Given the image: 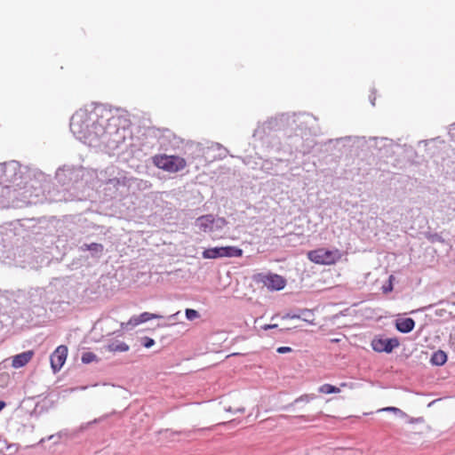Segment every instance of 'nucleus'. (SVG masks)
Here are the masks:
<instances>
[{"instance_id":"39","label":"nucleus","mask_w":455,"mask_h":455,"mask_svg":"<svg viewBox=\"0 0 455 455\" xmlns=\"http://www.w3.org/2000/svg\"><path fill=\"white\" fill-rule=\"evenodd\" d=\"M100 420H101V419H100H100H94V420H92V421H90V422H88V423H86V424H84V425H82V426L80 427V428H79V430H78V431H79V432L84 431V429H86L90 425L94 424V423H97V422H99V421H100Z\"/></svg>"},{"instance_id":"8","label":"nucleus","mask_w":455,"mask_h":455,"mask_svg":"<svg viewBox=\"0 0 455 455\" xmlns=\"http://www.w3.org/2000/svg\"><path fill=\"white\" fill-rule=\"evenodd\" d=\"M366 138L359 136H345L330 139L325 145L333 147L339 155L358 156L359 149L365 147Z\"/></svg>"},{"instance_id":"48","label":"nucleus","mask_w":455,"mask_h":455,"mask_svg":"<svg viewBox=\"0 0 455 455\" xmlns=\"http://www.w3.org/2000/svg\"><path fill=\"white\" fill-rule=\"evenodd\" d=\"M44 441H45V438H42L40 442L44 443Z\"/></svg>"},{"instance_id":"26","label":"nucleus","mask_w":455,"mask_h":455,"mask_svg":"<svg viewBox=\"0 0 455 455\" xmlns=\"http://www.w3.org/2000/svg\"><path fill=\"white\" fill-rule=\"evenodd\" d=\"M316 398V395L315 394H306L302 395L299 397L296 398L292 403L286 406L287 409L292 407L294 404H297L299 403H309L310 401Z\"/></svg>"},{"instance_id":"43","label":"nucleus","mask_w":455,"mask_h":455,"mask_svg":"<svg viewBox=\"0 0 455 455\" xmlns=\"http://www.w3.org/2000/svg\"><path fill=\"white\" fill-rule=\"evenodd\" d=\"M47 440H53V443H58L60 439H58V434H55V435H49L47 438Z\"/></svg>"},{"instance_id":"25","label":"nucleus","mask_w":455,"mask_h":455,"mask_svg":"<svg viewBox=\"0 0 455 455\" xmlns=\"http://www.w3.org/2000/svg\"><path fill=\"white\" fill-rule=\"evenodd\" d=\"M318 392L322 393V394H326V395L338 394L340 392V389H339V387H338L336 386L325 383L319 387Z\"/></svg>"},{"instance_id":"30","label":"nucleus","mask_w":455,"mask_h":455,"mask_svg":"<svg viewBox=\"0 0 455 455\" xmlns=\"http://www.w3.org/2000/svg\"><path fill=\"white\" fill-rule=\"evenodd\" d=\"M81 361L84 364H89L94 361H98L97 355L92 352H84L82 354Z\"/></svg>"},{"instance_id":"4","label":"nucleus","mask_w":455,"mask_h":455,"mask_svg":"<svg viewBox=\"0 0 455 455\" xmlns=\"http://www.w3.org/2000/svg\"><path fill=\"white\" fill-rule=\"evenodd\" d=\"M58 291L57 283H51L45 288H32L25 292V299L21 300L24 306L21 315L27 319L28 323L38 325L44 322L48 304L68 303V297L63 291Z\"/></svg>"},{"instance_id":"38","label":"nucleus","mask_w":455,"mask_h":455,"mask_svg":"<svg viewBox=\"0 0 455 455\" xmlns=\"http://www.w3.org/2000/svg\"><path fill=\"white\" fill-rule=\"evenodd\" d=\"M300 317H302L301 315L287 313L283 316V319H299Z\"/></svg>"},{"instance_id":"40","label":"nucleus","mask_w":455,"mask_h":455,"mask_svg":"<svg viewBox=\"0 0 455 455\" xmlns=\"http://www.w3.org/2000/svg\"><path fill=\"white\" fill-rule=\"evenodd\" d=\"M228 411H232V412H240V413H243L245 411V408L244 407H237L235 408V410H233L231 407H229L228 409H227Z\"/></svg>"},{"instance_id":"6","label":"nucleus","mask_w":455,"mask_h":455,"mask_svg":"<svg viewBox=\"0 0 455 455\" xmlns=\"http://www.w3.org/2000/svg\"><path fill=\"white\" fill-rule=\"evenodd\" d=\"M101 190L103 199L110 201L120 199L129 194L130 188L137 179L115 165L107 167L100 172Z\"/></svg>"},{"instance_id":"22","label":"nucleus","mask_w":455,"mask_h":455,"mask_svg":"<svg viewBox=\"0 0 455 455\" xmlns=\"http://www.w3.org/2000/svg\"><path fill=\"white\" fill-rule=\"evenodd\" d=\"M80 250L83 251H89L92 257H100L104 250V246L99 243H83L80 245Z\"/></svg>"},{"instance_id":"17","label":"nucleus","mask_w":455,"mask_h":455,"mask_svg":"<svg viewBox=\"0 0 455 455\" xmlns=\"http://www.w3.org/2000/svg\"><path fill=\"white\" fill-rule=\"evenodd\" d=\"M163 316L158 314L149 313V312H143L140 315H132L128 322L121 323V328L124 331H132L136 326L140 325V323H146L148 321L153 320V319H159Z\"/></svg>"},{"instance_id":"33","label":"nucleus","mask_w":455,"mask_h":455,"mask_svg":"<svg viewBox=\"0 0 455 455\" xmlns=\"http://www.w3.org/2000/svg\"><path fill=\"white\" fill-rule=\"evenodd\" d=\"M381 411H391V412H395V414H398L401 416H406V414L402 410H400L399 408H396V407H393V406L386 407V408L382 409Z\"/></svg>"},{"instance_id":"23","label":"nucleus","mask_w":455,"mask_h":455,"mask_svg":"<svg viewBox=\"0 0 455 455\" xmlns=\"http://www.w3.org/2000/svg\"><path fill=\"white\" fill-rule=\"evenodd\" d=\"M447 360V354L443 350L438 349L432 354L430 363L435 366H443L446 363Z\"/></svg>"},{"instance_id":"16","label":"nucleus","mask_w":455,"mask_h":455,"mask_svg":"<svg viewBox=\"0 0 455 455\" xmlns=\"http://www.w3.org/2000/svg\"><path fill=\"white\" fill-rule=\"evenodd\" d=\"M400 345L397 338L375 337L371 342V348L378 353L390 354Z\"/></svg>"},{"instance_id":"42","label":"nucleus","mask_w":455,"mask_h":455,"mask_svg":"<svg viewBox=\"0 0 455 455\" xmlns=\"http://www.w3.org/2000/svg\"><path fill=\"white\" fill-rule=\"evenodd\" d=\"M261 328L265 331H267V330H271V329H277L278 325L275 323V324H265Z\"/></svg>"},{"instance_id":"47","label":"nucleus","mask_w":455,"mask_h":455,"mask_svg":"<svg viewBox=\"0 0 455 455\" xmlns=\"http://www.w3.org/2000/svg\"><path fill=\"white\" fill-rule=\"evenodd\" d=\"M394 280H395V276H394L393 275H390L388 276L387 283H393Z\"/></svg>"},{"instance_id":"35","label":"nucleus","mask_w":455,"mask_h":455,"mask_svg":"<svg viewBox=\"0 0 455 455\" xmlns=\"http://www.w3.org/2000/svg\"><path fill=\"white\" fill-rule=\"evenodd\" d=\"M296 418L300 419L306 422H311V421H315L317 419L316 416H308V415H299V416H297Z\"/></svg>"},{"instance_id":"24","label":"nucleus","mask_w":455,"mask_h":455,"mask_svg":"<svg viewBox=\"0 0 455 455\" xmlns=\"http://www.w3.org/2000/svg\"><path fill=\"white\" fill-rule=\"evenodd\" d=\"M107 351L109 352H127L130 347L123 341L111 340L108 345L105 346Z\"/></svg>"},{"instance_id":"19","label":"nucleus","mask_w":455,"mask_h":455,"mask_svg":"<svg viewBox=\"0 0 455 455\" xmlns=\"http://www.w3.org/2000/svg\"><path fill=\"white\" fill-rule=\"evenodd\" d=\"M194 225L201 232L213 233V214H204L196 219Z\"/></svg>"},{"instance_id":"3","label":"nucleus","mask_w":455,"mask_h":455,"mask_svg":"<svg viewBox=\"0 0 455 455\" xmlns=\"http://www.w3.org/2000/svg\"><path fill=\"white\" fill-rule=\"evenodd\" d=\"M49 175L32 165H24L16 160L0 163V207L14 206L27 198L36 185L49 180Z\"/></svg>"},{"instance_id":"7","label":"nucleus","mask_w":455,"mask_h":455,"mask_svg":"<svg viewBox=\"0 0 455 455\" xmlns=\"http://www.w3.org/2000/svg\"><path fill=\"white\" fill-rule=\"evenodd\" d=\"M19 227L27 234L26 236L36 243L44 238H52L54 231L52 222L45 217L25 218L17 220Z\"/></svg>"},{"instance_id":"9","label":"nucleus","mask_w":455,"mask_h":455,"mask_svg":"<svg viewBox=\"0 0 455 455\" xmlns=\"http://www.w3.org/2000/svg\"><path fill=\"white\" fill-rule=\"evenodd\" d=\"M148 138L156 139L159 149L169 150L179 147L180 139L169 129L148 127L146 131Z\"/></svg>"},{"instance_id":"32","label":"nucleus","mask_w":455,"mask_h":455,"mask_svg":"<svg viewBox=\"0 0 455 455\" xmlns=\"http://www.w3.org/2000/svg\"><path fill=\"white\" fill-rule=\"evenodd\" d=\"M155 339L150 337L144 336L140 338V344L146 348L152 347L155 345Z\"/></svg>"},{"instance_id":"15","label":"nucleus","mask_w":455,"mask_h":455,"mask_svg":"<svg viewBox=\"0 0 455 455\" xmlns=\"http://www.w3.org/2000/svg\"><path fill=\"white\" fill-rule=\"evenodd\" d=\"M25 299V291H9L0 292V307L5 309L16 310L21 306L22 299Z\"/></svg>"},{"instance_id":"37","label":"nucleus","mask_w":455,"mask_h":455,"mask_svg":"<svg viewBox=\"0 0 455 455\" xmlns=\"http://www.w3.org/2000/svg\"><path fill=\"white\" fill-rule=\"evenodd\" d=\"M292 349L290 347H279L276 348L278 354H286L291 352Z\"/></svg>"},{"instance_id":"29","label":"nucleus","mask_w":455,"mask_h":455,"mask_svg":"<svg viewBox=\"0 0 455 455\" xmlns=\"http://www.w3.org/2000/svg\"><path fill=\"white\" fill-rule=\"evenodd\" d=\"M299 315H302V317H300L299 319H302L303 321H305L307 323H313L314 314H313L312 310L307 309V308H303V309H299Z\"/></svg>"},{"instance_id":"27","label":"nucleus","mask_w":455,"mask_h":455,"mask_svg":"<svg viewBox=\"0 0 455 455\" xmlns=\"http://www.w3.org/2000/svg\"><path fill=\"white\" fill-rule=\"evenodd\" d=\"M228 220L223 217H215L213 215V232L220 231L228 225Z\"/></svg>"},{"instance_id":"36","label":"nucleus","mask_w":455,"mask_h":455,"mask_svg":"<svg viewBox=\"0 0 455 455\" xmlns=\"http://www.w3.org/2000/svg\"><path fill=\"white\" fill-rule=\"evenodd\" d=\"M7 448L8 446L6 441L0 439V455H5V451Z\"/></svg>"},{"instance_id":"21","label":"nucleus","mask_w":455,"mask_h":455,"mask_svg":"<svg viewBox=\"0 0 455 455\" xmlns=\"http://www.w3.org/2000/svg\"><path fill=\"white\" fill-rule=\"evenodd\" d=\"M33 355V350H27L22 353L17 354L12 357V366L15 369L21 368L25 366L32 359Z\"/></svg>"},{"instance_id":"13","label":"nucleus","mask_w":455,"mask_h":455,"mask_svg":"<svg viewBox=\"0 0 455 455\" xmlns=\"http://www.w3.org/2000/svg\"><path fill=\"white\" fill-rule=\"evenodd\" d=\"M243 250L236 246H216L204 249L202 257L205 259H215L220 258H239L243 256Z\"/></svg>"},{"instance_id":"5","label":"nucleus","mask_w":455,"mask_h":455,"mask_svg":"<svg viewBox=\"0 0 455 455\" xmlns=\"http://www.w3.org/2000/svg\"><path fill=\"white\" fill-rule=\"evenodd\" d=\"M85 171L82 166L63 165L55 172L57 182L63 187V195L58 200L82 201L86 196L84 189L86 181L84 180Z\"/></svg>"},{"instance_id":"31","label":"nucleus","mask_w":455,"mask_h":455,"mask_svg":"<svg viewBox=\"0 0 455 455\" xmlns=\"http://www.w3.org/2000/svg\"><path fill=\"white\" fill-rule=\"evenodd\" d=\"M185 315L188 321H193L200 317L199 312L193 308H187L185 310Z\"/></svg>"},{"instance_id":"45","label":"nucleus","mask_w":455,"mask_h":455,"mask_svg":"<svg viewBox=\"0 0 455 455\" xmlns=\"http://www.w3.org/2000/svg\"><path fill=\"white\" fill-rule=\"evenodd\" d=\"M180 315V312H177L175 314H172L169 316V319L171 320H177L178 319V315Z\"/></svg>"},{"instance_id":"12","label":"nucleus","mask_w":455,"mask_h":455,"mask_svg":"<svg viewBox=\"0 0 455 455\" xmlns=\"http://www.w3.org/2000/svg\"><path fill=\"white\" fill-rule=\"evenodd\" d=\"M152 163L157 168L169 172H177L186 166L185 159L174 155H156L152 156Z\"/></svg>"},{"instance_id":"18","label":"nucleus","mask_w":455,"mask_h":455,"mask_svg":"<svg viewBox=\"0 0 455 455\" xmlns=\"http://www.w3.org/2000/svg\"><path fill=\"white\" fill-rule=\"evenodd\" d=\"M68 356V347L60 345L52 353L50 356L51 367L54 373L58 372L64 365Z\"/></svg>"},{"instance_id":"34","label":"nucleus","mask_w":455,"mask_h":455,"mask_svg":"<svg viewBox=\"0 0 455 455\" xmlns=\"http://www.w3.org/2000/svg\"><path fill=\"white\" fill-rule=\"evenodd\" d=\"M381 290L382 292L385 294L389 293L394 290V283L387 282L385 284L382 285Z\"/></svg>"},{"instance_id":"1","label":"nucleus","mask_w":455,"mask_h":455,"mask_svg":"<svg viewBox=\"0 0 455 455\" xmlns=\"http://www.w3.org/2000/svg\"><path fill=\"white\" fill-rule=\"evenodd\" d=\"M91 108L79 109L70 118V131L77 140L109 150L124 151L132 146L131 121L126 110L108 108L103 104H92Z\"/></svg>"},{"instance_id":"14","label":"nucleus","mask_w":455,"mask_h":455,"mask_svg":"<svg viewBox=\"0 0 455 455\" xmlns=\"http://www.w3.org/2000/svg\"><path fill=\"white\" fill-rule=\"evenodd\" d=\"M340 257L338 250L331 251L325 248H318L309 251L307 258L310 261L320 265H331L335 263Z\"/></svg>"},{"instance_id":"2","label":"nucleus","mask_w":455,"mask_h":455,"mask_svg":"<svg viewBox=\"0 0 455 455\" xmlns=\"http://www.w3.org/2000/svg\"><path fill=\"white\" fill-rule=\"evenodd\" d=\"M322 134L318 118L307 112H282L258 122L253 138L267 148L309 154Z\"/></svg>"},{"instance_id":"20","label":"nucleus","mask_w":455,"mask_h":455,"mask_svg":"<svg viewBox=\"0 0 455 455\" xmlns=\"http://www.w3.org/2000/svg\"><path fill=\"white\" fill-rule=\"evenodd\" d=\"M415 321L411 317L398 318L395 322V329L403 334L410 333L415 328Z\"/></svg>"},{"instance_id":"44","label":"nucleus","mask_w":455,"mask_h":455,"mask_svg":"<svg viewBox=\"0 0 455 455\" xmlns=\"http://www.w3.org/2000/svg\"><path fill=\"white\" fill-rule=\"evenodd\" d=\"M58 434V439H60L61 437L63 436H68V430H61L60 432L57 433Z\"/></svg>"},{"instance_id":"10","label":"nucleus","mask_w":455,"mask_h":455,"mask_svg":"<svg viewBox=\"0 0 455 455\" xmlns=\"http://www.w3.org/2000/svg\"><path fill=\"white\" fill-rule=\"evenodd\" d=\"M393 140L387 137H370L366 139L365 147L374 148L376 152H371L379 158H387L393 156L395 153V148L398 147Z\"/></svg>"},{"instance_id":"41","label":"nucleus","mask_w":455,"mask_h":455,"mask_svg":"<svg viewBox=\"0 0 455 455\" xmlns=\"http://www.w3.org/2000/svg\"><path fill=\"white\" fill-rule=\"evenodd\" d=\"M44 410V405L38 403L36 404L34 412L37 413V411H38L39 413H41Z\"/></svg>"},{"instance_id":"46","label":"nucleus","mask_w":455,"mask_h":455,"mask_svg":"<svg viewBox=\"0 0 455 455\" xmlns=\"http://www.w3.org/2000/svg\"><path fill=\"white\" fill-rule=\"evenodd\" d=\"M369 100H370L371 104L372 106H374V105H375L376 98L371 94V95L369 96Z\"/></svg>"},{"instance_id":"28","label":"nucleus","mask_w":455,"mask_h":455,"mask_svg":"<svg viewBox=\"0 0 455 455\" xmlns=\"http://www.w3.org/2000/svg\"><path fill=\"white\" fill-rule=\"evenodd\" d=\"M425 236L432 243H445V239L438 233L428 232V233H426Z\"/></svg>"},{"instance_id":"11","label":"nucleus","mask_w":455,"mask_h":455,"mask_svg":"<svg viewBox=\"0 0 455 455\" xmlns=\"http://www.w3.org/2000/svg\"><path fill=\"white\" fill-rule=\"evenodd\" d=\"M252 281L257 284H262L271 291H278L286 286V279L272 272H260L256 273L251 276Z\"/></svg>"},{"instance_id":"49","label":"nucleus","mask_w":455,"mask_h":455,"mask_svg":"<svg viewBox=\"0 0 455 455\" xmlns=\"http://www.w3.org/2000/svg\"><path fill=\"white\" fill-rule=\"evenodd\" d=\"M451 126L455 129V122L451 124Z\"/></svg>"}]
</instances>
